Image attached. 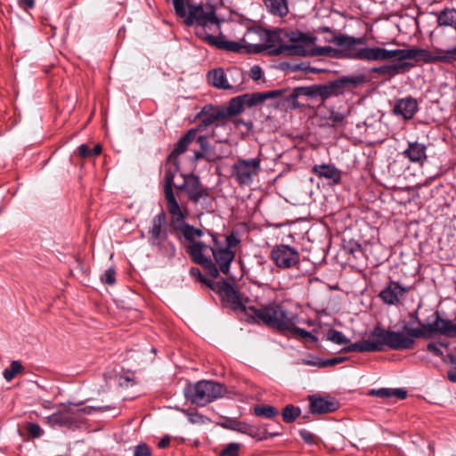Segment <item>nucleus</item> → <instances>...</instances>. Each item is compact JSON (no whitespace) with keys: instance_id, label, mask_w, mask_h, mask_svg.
Instances as JSON below:
<instances>
[{"instance_id":"c756f323","label":"nucleus","mask_w":456,"mask_h":456,"mask_svg":"<svg viewBox=\"0 0 456 456\" xmlns=\"http://www.w3.org/2000/svg\"><path fill=\"white\" fill-rule=\"evenodd\" d=\"M267 10L275 16L284 17L289 12L287 0H264Z\"/></svg>"},{"instance_id":"0e129e2a","label":"nucleus","mask_w":456,"mask_h":456,"mask_svg":"<svg viewBox=\"0 0 456 456\" xmlns=\"http://www.w3.org/2000/svg\"><path fill=\"white\" fill-rule=\"evenodd\" d=\"M233 257H234V253L230 250V258H229L230 263L232 261Z\"/></svg>"},{"instance_id":"a211bd4d","label":"nucleus","mask_w":456,"mask_h":456,"mask_svg":"<svg viewBox=\"0 0 456 456\" xmlns=\"http://www.w3.org/2000/svg\"><path fill=\"white\" fill-rule=\"evenodd\" d=\"M267 98L266 94H245L230 100V116L237 115L244 111L245 107H253L263 102Z\"/></svg>"},{"instance_id":"c9c22d12","label":"nucleus","mask_w":456,"mask_h":456,"mask_svg":"<svg viewBox=\"0 0 456 456\" xmlns=\"http://www.w3.org/2000/svg\"><path fill=\"white\" fill-rule=\"evenodd\" d=\"M23 370L24 368L20 361H12L10 367L4 369L3 376L6 381L10 382L16 375L21 373Z\"/></svg>"},{"instance_id":"a18cd8bd","label":"nucleus","mask_w":456,"mask_h":456,"mask_svg":"<svg viewBox=\"0 0 456 456\" xmlns=\"http://www.w3.org/2000/svg\"><path fill=\"white\" fill-rule=\"evenodd\" d=\"M77 153L81 158H91L93 157L92 149L87 144H81L77 148Z\"/></svg>"},{"instance_id":"bb28decb","label":"nucleus","mask_w":456,"mask_h":456,"mask_svg":"<svg viewBox=\"0 0 456 456\" xmlns=\"http://www.w3.org/2000/svg\"><path fill=\"white\" fill-rule=\"evenodd\" d=\"M208 84L218 89H228V80L224 69L215 68L208 72Z\"/></svg>"},{"instance_id":"2f4dec72","label":"nucleus","mask_w":456,"mask_h":456,"mask_svg":"<svg viewBox=\"0 0 456 456\" xmlns=\"http://www.w3.org/2000/svg\"><path fill=\"white\" fill-rule=\"evenodd\" d=\"M437 24L440 27H452L456 29V10L444 9L437 16Z\"/></svg>"},{"instance_id":"13d9d810","label":"nucleus","mask_w":456,"mask_h":456,"mask_svg":"<svg viewBox=\"0 0 456 456\" xmlns=\"http://www.w3.org/2000/svg\"><path fill=\"white\" fill-rule=\"evenodd\" d=\"M240 243V240L237 239L232 233L230 234V248L235 247Z\"/></svg>"},{"instance_id":"1a4fd4ad","label":"nucleus","mask_w":456,"mask_h":456,"mask_svg":"<svg viewBox=\"0 0 456 456\" xmlns=\"http://www.w3.org/2000/svg\"><path fill=\"white\" fill-rule=\"evenodd\" d=\"M149 241L152 246L167 248L168 256H174L175 248L172 243L164 245L167 238V217L164 211L155 216L151 221V227L149 232Z\"/></svg>"},{"instance_id":"aec40b11","label":"nucleus","mask_w":456,"mask_h":456,"mask_svg":"<svg viewBox=\"0 0 456 456\" xmlns=\"http://www.w3.org/2000/svg\"><path fill=\"white\" fill-rule=\"evenodd\" d=\"M230 430H234L242 434H247L248 436L254 437L257 440H265L268 436H274L279 434L278 432L267 433L265 428L250 426L247 423L232 419H230Z\"/></svg>"},{"instance_id":"6e6552de","label":"nucleus","mask_w":456,"mask_h":456,"mask_svg":"<svg viewBox=\"0 0 456 456\" xmlns=\"http://www.w3.org/2000/svg\"><path fill=\"white\" fill-rule=\"evenodd\" d=\"M292 45L286 46L281 49L289 50L292 54L297 56H307V55H328L337 56L338 50L333 49L330 46L314 47V38L306 37L303 34H298L297 37H292Z\"/></svg>"},{"instance_id":"58836bf2","label":"nucleus","mask_w":456,"mask_h":456,"mask_svg":"<svg viewBox=\"0 0 456 456\" xmlns=\"http://www.w3.org/2000/svg\"><path fill=\"white\" fill-rule=\"evenodd\" d=\"M296 323L297 322H294L293 327L291 329H286L285 331L291 332L292 334H294L297 337L303 338L311 339L313 341L316 340L315 337L314 335H312L311 332H309L304 329L296 327Z\"/></svg>"},{"instance_id":"5fc2aeb1","label":"nucleus","mask_w":456,"mask_h":456,"mask_svg":"<svg viewBox=\"0 0 456 456\" xmlns=\"http://www.w3.org/2000/svg\"><path fill=\"white\" fill-rule=\"evenodd\" d=\"M444 361L445 362H449L450 364H452L453 370H456V358L452 355V354H449L446 356V359H444Z\"/></svg>"},{"instance_id":"603ef678","label":"nucleus","mask_w":456,"mask_h":456,"mask_svg":"<svg viewBox=\"0 0 456 456\" xmlns=\"http://www.w3.org/2000/svg\"><path fill=\"white\" fill-rule=\"evenodd\" d=\"M169 444H170V438H169L167 436H164V437H163V438L159 442L158 446H159V448H160V449H164V448L167 447V446L169 445Z\"/></svg>"},{"instance_id":"423d86ee","label":"nucleus","mask_w":456,"mask_h":456,"mask_svg":"<svg viewBox=\"0 0 456 456\" xmlns=\"http://www.w3.org/2000/svg\"><path fill=\"white\" fill-rule=\"evenodd\" d=\"M225 387L221 384L209 380H200L188 384L183 394L188 401L198 406H205L214 400L223 396Z\"/></svg>"},{"instance_id":"f8f14e48","label":"nucleus","mask_w":456,"mask_h":456,"mask_svg":"<svg viewBox=\"0 0 456 456\" xmlns=\"http://www.w3.org/2000/svg\"><path fill=\"white\" fill-rule=\"evenodd\" d=\"M271 258L278 267L287 269L299 263V253L294 248L281 244L273 248Z\"/></svg>"},{"instance_id":"680f3d73","label":"nucleus","mask_w":456,"mask_h":456,"mask_svg":"<svg viewBox=\"0 0 456 456\" xmlns=\"http://www.w3.org/2000/svg\"><path fill=\"white\" fill-rule=\"evenodd\" d=\"M228 455V445L224 447L221 452V456H226Z\"/></svg>"},{"instance_id":"c03bdc74","label":"nucleus","mask_w":456,"mask_h":456,"mask_svg":"<svg viewBox=\"0 0 456 456\" xmlns=\"http://www.w3.org/2000/svg\"><path fill=\"white\" fill-rule=\"evenodd\" d=\"M27 430H28V434L34 438L40 437L44 433L42 428H40V426L36 423H29L28 425Z\"/></svg>"},{"instance_id":"7ed1b4c3","label":"nucleus","mask_w":456,"mask_h":456,"mask_svg":"<svg viewBox=\"0 0 456 456\" xmlns=\"http://www.w3.org/2000/svg\"><path fill=\"white\" fill-rule=\"evenodd\" d=\"M202 232L191 225H184L183 235L190 242L187 251L193 262L200 265L207 273L214 279L219 276V271L228 274V235L224 234V242H219L213 239L214 245L208 246L200 241H195V238L200 237Z\"/></svg>"},{"instance_id":"864d4df0","label":"nucleus","mask_w":456,"mask_h":456,"mask_svg":"<svg viewBox=\"0 0 456 456\" xmlns=\"http://www.w3.org/2000/svg\"><path fill=\"white\" fill-rule=\"evenodd\" d=\"M324 360L316 359L314 361H305V364L312 365V366H317L319 368H324V366L321 365V363H323Z\"/></svg>"},{"instance_id":"e2e57ef3","label":"nucleus","mask_w":456,"mask_h":456,"mask_svg":"<svg viewBox=\"0 0 456 456\" xmlns=\"http://www.w3.org/2000/svg\"><path fill=\"white\" fill-rule=\"evenodd\" d=\"M230 22H232V23H233V24H232V30H234V29H235V28H234V27L238 26V24H237V23H234V20H233L232 19H231V18H230Z\"/></svg>"},{"instance_id":"f3484780","label":"nucleus","mask_w":456,"mask_h":456,"mask_svg":"<svg viewBox=\"0 0 456 456\" xmlns=\"http://www.w3.org/2000/svg\"><path fill=\"white\" fill-rule=\"evenodd\" d=\"M259 159H252L242 160L233 166V173L236 179L243 184L251 183L252 177L256 175L259 169Z\"/></svg>"},{"instance_id":"cd10ccee","label":"nucleus","mask_w":456,"mask_h":456,"mask_svg":"<svg viewBox=\"0 0 456 456\" xmlns=\"http://www.w3.org/2000/svg\"><path fill=\"white\" fill-rule=\"evenodd\" d=\"M346 352H379V346H377L376 338H371L362 340L361 342H356L351 344L346 348H345Z\"/></svg>"},{"instance_id":"ea45409f","label":"nucleus","mask_w":456,"mask_h":456,"mask_svg":"<svg viewBox=\"0 0 456 456\" xmlns=\"http://www.w3.org/2000/svg\"><path fill=\"white\" fill-rule=\"evenodd\" d=\"M406 64H392V65H385L379 68L377 70L381 74H397L399 73Z\"/></svg>"},{"instance_id":"09e8293b","label":"nucleus","mask_w":456,"mask_h":456,"mask_svg":"<svg viewBox=\"0 0 456 456\" xmlns=\"http://www.w3.org/2000/svg\"><path fill=\"white\" fill-rule=\"evenodd\" d=\"M241 448V444L230 443V456H239Z\"/></svg>"},{"instance_id":"49530a36","label":"nucleus","mask_w":456,"mask_h":456,"mask_svg":"<svg viewBox=\"0 0 456 456\" xmlns=\"http://www.w3.org/2000/svg\"><path fill=\"white\" fill-rule=\"evenodd\" d=\"M345 359V357H334L331 359L324 360L323 363H321V365L324 366V368L328 366H333L343 362Z\"/></svg>"},{"instance_id":"a878e982","label":"nucleus","mask_w":456,"mask_h":456,"mask_svg":"<svg viewBox=\"0 0 456 456\" xmlns=\"http://www.w3.org/2000/svg\"><path fill=\"white\" fill-rule=\"evenodd\" d=\"M313 172L319 177L338 183L341 180L340 171L333 165H315L313 167Z\"/></svg>"},{"instance_id":"5701e85b","label":"nucleus","mask_w":456,"mask_h":456,"mask_svg":"<svg viewBox=\"0 0 456 456\" xmlns=\"http://www.w3.org/2000/svg\"><path fill=\"white\" fill-rule=\"evenodd\" d=\"M418 110V102L412 97L402 98L396 101L394 106V112L397 116H402L404 119L413 118Z\"/></svg>"},{"instance_id":"f257e3e1","label":"nucleus","mask_w":456,"mask_h":456,"mask_svg":"<svg viewBox=\"0 0 456 456\" xmlns=\"http://www.w3.org/2000/svg\"><path fill=\"white\" fill-rule=\"evenodd\" d=\"M330 42L339 46L343 56L361 61H387V60H424L425 61H440L449 62L456 60V45L448 50L435 49V56L432 57L428 51L423 49H395L387 50L380 47H358L362 44L360 38L347 36H334Z\"/></svg>"},{"instance_id":"20e7f679","label":"nucleus","mask_w":456,"mask_h":456,"mask_svg":"<svg viewBox=\"0 0 456 456\" xmlns=\"http://www.w3.org/2000/svg\"><path fill=\"white\" fill-rule=\"evenodd\" d=\"M177 16L184 19L188 26L197 25L202 28L216 27L219 28V20L211 5L195 4L191 0H172Z\"/></svg>"},{"instance_id":"b1692460","label":"nucleus","mask_w":456,"mask_h":456,"mask_svg":"<svg viewBox=\"0 0 456 456\" xmlns=\"http://www.w3.org/2000/svg\"><path fill=\"white\" fill-rule=\"evenodd\" d=\"M179 171L180 167L178 160L170 159V158H167L164 173V191H172L173 186L175 187L176 184L174 183V179Z\"/></svg>"},{"instance_id":"c85d7f7f","label":"nucleus","mask_w":456,"mask_h":456,"mask_svg":"<svg viewBox=\"0 0 456 456\" xmlns=\"http://www.w3.org/2000/svg\"><path fill=\"white\" fill-rule=\"evenodd\" d=\"M164 193L168 212L173 216L174 218L176 219V221L183 220L184 214L183 213L177 200H175L173 191H164Z\"/></svg>"},{"instance_id":"412c9836","label":"nucleus","mask_w":456,"mask_h":456,"mask_svg":"<svg viewBox=\"0 0 456 456\" xmlns=\"http://www.w3.org/2000/svg\"><path fill=\"white\" fill-rule=\"evenodd\" d=\"M310 410L313 413L323 414L335 411L338 408V403L332 397L309 396Z\"/></svg>"},{"instance_id":"6e6d98bb","label":"nucleus","mask_w":456,"mask_h":456,"mask_svg":"<svg viewBox=\"0 0 456 456\" xmlns=\"http://www.w3.org/2000/svg\"><path fill=\"white\" fill-rule=\"evenodd\" d=\"M447 377L450 381L456 383V370L450 369L447 372Z\"/></svg>"},{"instance_id":"6ab92c4d","label":"nucleus","mask_w":456,"mask_h":456,"mask_svg":"<svg viewBox=\"0 0 456 456\" xmlns=\"http://www.w3.org/2000/svg\"><path fill=\"white\" fill-rule=\"evenodd\" d=\"M183 182L182 184L175 185L179 190H184L191 200L197 202L203 196H207L206 190L201 186L198 176L191 175H182Z\"/></svg>"},{"instance_id":"0eeeda50","label":"nucleus","mask_w":456,"mask_h":456,"mask_svg":"<svg viewBox=\"0 0 456 456\" xmlns=\"http://www.w3.org/2000/svg\"><path fill=\"white\" fill-rule=\"evenodd\" d=\"M199 128L190 129L183 137L176 143L174 150L169 154L170 159H177V157L192 146L193 156L191 159L198 161L203 158H210L208 152V140L205 135H198Z\"/></svg>"},{"instance_id":"052dcab7","label":"nucleus","mask_w":456,"mask_h":456,"mask_svg":"<svg viewBox=\"0 0 456 456\" xmlns=\"http://www.w3.org/2000/svg\"><path fill=\"white\" fill-rule=\"evenodd\" d=\"M261 94H266L267 95V98H271L273 96H274L276 94V93L274 91H271V92H268V93H262Z\"/></svg>"},{"instance_id":"7c9ffc66","label":"nucleus","mask_w":456,"mask_h":456,"mask_svg":"<svg viewBox=\"0 0 456 456\" xmlns=\"http://www.w3.org/2000/svg\"><path fill=\"white\" fill-rule=\"evenodd\" d=\"M370 395L382 398L396 397L398 399H405L407 392L403 388H379L370 390Z\"/></svg>"},{"instance_id":"f704fd0d","label":"nucleus","mask_w":456,"mask_h":456,"mask_svg":"<svg viewBox=\"0 0 456 456\" xmlns=\"http://www.w3.org/2000/svg\"><path fill=\"white\" fill-rule=\"evenodd\" d=\"M253 411L256 416L266 419H273L278 414V410L275 407L267 404L256 405Z\"/></svg>"},{"instance_id":"39448f33","label":"nucleus","mask_w":456,"mask_h":456,"mask_svg":"<svg viewBox=\"0 0 456 456\" xmlns=\"http://www.w3.org/2000/svg\"><path fill=\"white\" fill-rule=\"evenodd\" d=\"M424 333L419 328L403 327V331H394L376 327L370 332L371 338H376L379 352L385 346L392 350L411 349L415 344V338H421Z\"/></svg>"},{"instance_id":"2eb2a0df","label":"nucleus","mask_w":456,"mask_h":456,"mask_svg":"<svg viewBox=\"0 0 456 456\" xmlns=\"http://www.w3.org/2000/svg\"><path fill=\"white\" fill-rule=\"evenodd\" d=\"M424 333L421 338H429L439 333L448 337H456V325L449 320H444L439 316L430 324H421L419 328Z\"/></svg>"},{"instance_id":"8fccbe9b","label":"nucleus","mask_w":456,"mask_h":456,"mask_svg":"<svg viewBox=\"0 0 456 456\" xmlns=\"http://www.w3.org/2000/svg\"><path fill=\"white\" fill-rule=\"evenodd\" d=\"M261 74H262V71H261V69L258 67V66H254L251 68L250 69V77L256 81L258 80L260 77H261Z\"/></svg>"},{"instance_id":"bf43d9fd","label":"nucleus","mask_w":456,"mask_h":456,"mask_svg":"<svg viewBox=\"0 0 456 456\" xmlns=\"http://www.w3.org/2000/svg\"><path fill=\"white\" fill-rule=\"evenodd\" d=\"M333 119L336 122H339V121H341L343 119V116L340 115V114H336V115H334Z\"/></svg>"},{"instance_id":"72a5a7b5","label":"nucleus","mask_w":456,"mask_h":456,"mask_svg":"<svg viewBox=\"0 0 456 456\" xmlns=\"http://www.w3.org/2000/svg\"><path fill=\"white\" fill-rule=\"evenodd\" d=\"M206 30H198L197 34L200 37H205V39L213 45L224 50H228V40L224 38V37H216L212 35H208L205 33Z\"/></svg>"},{"instance_id":"3c124183","label":"nucleus","mask_w":456,"mask_h":456,"mask_svg":"<svg viewBox=\"0 0 456 456\" xmlns=\"http://www.w3.org/2000/svg\"><path fill=\"white\" fill-rule=\"evenodd\" d=\"M301 437L307 443H314V435L306 430L300 431Z\"/></svg>"},{"instance_id":"f03ea898","label":"nucleus","mask_w":456,"mask_h":456,"mask_svg":"<svg viewBox=\"0 0 456 456\" xmlns=\"http://www.w3.org/2000/svg\"><path fill=\"white\" fill-rule=\"evenodd\" d=\"M233 312L241 321L251 323H263L268 327L285 331L291 329L297 317L278 304H269L256 308L243 291L230 284V312Z\"/></svg>"},{"instance_id":"79ce46f5","label":"nucleus","mask_w":456,"mask_h":456,"mask_svg":"<svg viewBox=\"0 0 456 456\" xmlns=\"http://www.w3.org/2000/svg\"><path fill=\"white\" fill-rule=\"evenodd\" d=\"M438 346H442L447 347L448 344L445 343V342H442V341H439L437 343L432 342V343H429L428 345L427 348L434 355H436V356H439V357H444V354H443L442 350L438 347Z\"/></svg>"},{"instance_id":"4d7b16f0","label":"nucleus","mask_w":456,"mask_h":456,"mask_svg":"<svg viewBox=\"0 0 456 456\" xmlns=\"http://www.w3.org/2000/svg\"><path fill=\"white\" fill-rule=\"evenodd\" d=\"M102 146L100 144H95L92 149L93 157L98 156L102 153Z\"/></svg>"},{"instance_id":"ddd939ff","label":"nucleus","mask_w":456,"mask_h":456,"mask_svg":"<svg viewBox=\"0 0 456 456\" xmlns=\"http://www.w3.org/2000/svg\"><path fill=\"white\" fill-rule=\"evenodd\" d=\"M258 34V36L260 37V38L264 41L263 44H256L258 46H261L262 47V51H268L270 53L272 54H280V53H286L288 55H293L292 53H290L289 52V50H282L281 49L283 47H286V46H290L292 45V40L290 39V44H283V45H280L279 46L276 45V42L278 40V36L275 32H273V30H252V31H248V37H251L255 34ZM298 34H292V36L290 37V38L292 37H297Z\"/></svg>"},{"instance_id":"4468645a","label":"nucleus","mask_w":456,"mask_h":456,"mask_svg":"<svg viewBox=\"0 0 456 456\" xmlns=\"http://www.w3.org/2000/svg\"><path fill=\"white\" fill-rule=\"evenodd\" d=\"M199 117L200 118V123L197 127L199 131L213 124L219 126L224 124L228 119V107L207 105L200 111Z\"/></svg>"},{"instance_id":"9b49d317","label":"nucleus","mask_w":456,"mask_h":456,"mask_svg":"<svg viewBox=\"0 0 456 456\" xmlns=\"http://www.w3.org/2000/svg\"><path fill=\"white\" fill-rule=\"evenodd\" d=\"M361 80L359 78L343 77L338 80L330 82L323 86H314L310 88H305V94L318 95L322 99H327L332 95H337L342 93L344 86L347 85H357Z\"/></svg>"},{"instance_id":"9d476101","label":"nucleus","mask_w":456,"mask_h":456,"mask_svg":"<svg viewBox=\"0 0 456 456\" xmlns=\"http://www.w3.org/2000/svg\"><path fill=\"white\" fill-rule=\"evenodd\" d=\"M94 410L92 406L79 408L74 410L71 406L64 407L62 410L56 411L46 417V423L53 427L71 428L77 425L78 414H91Z\"/></svg>"},{"instance_id":"37998d69","label":"nucleus","mask_w":456,"mask_h":456,"mask_svg":"<svg viewBox=\"0 0 456 456\" xmlns=\"http://www.w3.org/2000/svg\"><path fill=\"white\" fill-rule=\"evenodd\" d=\"M115 275L116 273L114 268L110 267L104 272L103 275L102 276V281L108 285H112L116 281Z\"/></svg>"},{"instance_id":"393cba45","label":"nucleus","mask_w":456,"mask_h":456,"mask_svg":"<svg viewBox=\"0 0 456 456\" xmlns=\"http://www.w3.org/2000/svg\"><path fill=\"white\" fill-rule=\"evenodd\" d=\"M403 153L411 161L417 162L421 166L427 159L426 146L417 142H410Z\"/></svg>"},{"instance_id":"dca6fc26","label":"nucleus","mask_w":456,"mask_h":456,"mask_svg":"<svg viewBox=\"0 0 456 456\" xmlns=\"http://www.w3.org/2000/svg\"><path fill=\"white\" fill-rule=\"evenodd\" d=\"M191 277L195 278L199 281L208 285L214 292H216L224 307L228 305V281L223 279L221 281H212L209 279L205 278L200 270L196 267H192L190 270Z\"/></svg>"},{"instance_id":"473e14b6","label":"nucleus","mask_w":456,"mask_h":456,"mask_svg":"<svg viewBox=\"0 0 456 456\" xmlns=\"http://www.w3.org/2000/svg\"><path fill=\"white\" fill-rule=\"evenodd\" d=\"M230 52L234 53H260L262 52V47L258 46L256 44H242L240 42L230 41L229 45Z\"/></svg>"},{"instance_id":"4be33fe9","label":"nucleus","mask_w":456,"mask_h":456,"mask_svg":"<svg viewBox=\"0 0 456 456\" xmlns=\"http://www.w3.org/2000/svg\"><path fill=\"white\" fill-rule=\"evenodd\" d=\"M407 289L402 287L398 282L391 281L380 292V298L388 305L398 304L405 296Z\"/></svg>"},{"instance_id":"de8ad7c7","label":"nucleus","mask_w":456,"mask_h":456,"mask_svg":"<svg viewBox=\"0 0 456 456\" xmlns=\"http://www.w3.org/2000/svg\"><path fill=\"white\" fill-rule=\"evenodd\" d=\"M18 4L23 10H30L35 7V0H18Z\"/></svg>"},{"instance_id":"e433bc0d","label":"nucleus","mask_w":456,"mask_h":456,"mask_svg":"<svg viewBox=\"0 0 456 456\" xmlns=\"http://www.w3.org/2000/svg\"><path fill=\"white\" fill-rule=\"evenodd\" d=\"M327 339L337 345H346L349 343V339L342 332L333 329L328 330Z\"/></svg>"},{"instance_id":"4c0bfd02","label":"nucleus","mask_w":456,"mask_h":456,"mask_svg":"<svg viewBox=\"0 0 456 456\" xmlns=\"http://www.w3.org/2000/svg\"><path fill=\"white\" fill-rule=\"evenodd\" d=\"M300 414V409L293 405H287L282 411V419L285 422L294 421Z\"/></svg>"},{"instance_id":"a19ab883","label":"nucleus","mask_w":456,"mask_h":456,"mask_svg":"<svg viewBox=\"0 0 456 456\" xmlns=\"http://www.w3.org/2000/svg\"><path fill=\"white\" fill-rule=\"evenodd\" d=\"M134 456H151V449L145 443H141L134 449Z\"/></svg>"}]
</instances>
